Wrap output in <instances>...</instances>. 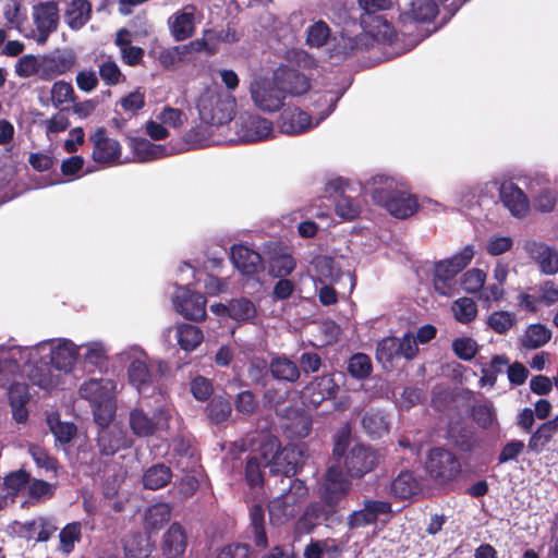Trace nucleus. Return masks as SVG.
<instances>
[{"instance_id": "nucleus-53", "label": "nucleus", "mask_w": 558, "mask_h": 558, "mask_svg": "<svg viewBox=\"0 0 558 558\" xmlns=\"http://www.w3.org/2000/svg\"><path fill=\"white\" fill-rule=\"evenodd\" d=\"M330 33L328 24L319 20L307 28L305 41L310 47L320 48L327 44Z\"/></svg>"}, {"instance_id": "nucleus-62", "label": "nucleus", "mask_w": 558, "mask_h": 558, "mask_svg": "<svg viewBox=\"0 0 558 558\" xmlns=\"http://www.w3.org/2000/svg\"><path fill=\"white\" fill-rule=\"evenodd\" d=\"M76 99L73 86L64 81L54 82L51 87V102L60 108L64 102H73Z\"/></svg>"}, {"instance_id": "nucleus-52", "label": "nucleus", "mask_w": 558, "mask_h": 558, "mask_svg": "<svg viewBox=\"0 0 558 558\" xmlns=\"http://www.w3.org/2000/svg\"><path fill=\"white\" fill-rule=\"evenodd\" d=\"M27 485V496L32 504L50 499L56 492L54 485L44 480L31 478Z\"/></svg>"}, {"instance_id": "nucleus-34", "label": "nucleus", "mask_w": 558, "mask_h": 558, "mask_svg": "<svg viewBox=\"0 0 558 558\" xmlns=\"http://www.w3.org/2000/svg\"><path fill=\"white\" fill-rule=\"evenodd\" d=\"M250 530L252 531L255 546L266 548L268 546V537L265 529V510L259 504L253 505L250 508Z\"/></svg>"}, {"instance_id": "nucleus-58", "label": "nucleus", "mask_w": 558, "mask_h": 558, "mask_svg": "<svg viewBox=\"0 0 558 558\" xmlns=\"http://www.w3.org/2000/svg\"><path fill=\"white\" fill-rule=\"evenodd\" d=\"M485 280L486 272L484 270L472 268L462 275L460 284L466 293L474 294L483 289Z\"/></svg>"}, {"instance_id": "nucleus-32", "label": "nucleus", "mask_w": 558, "mask_h": 558, "mask_svg": "<svg viewBox=\"0 0 558 558\" xmlns=\"http://www.w3.org/2000/svg\"><path fill=\"white\" fill-rule=\"evenodd\" d=\"M280 88L287 94L292 96H301L307 93L311 88L308 78L296 70H286L280 78Z\"/></svg>"}, {"instance_id": "nucleus-36", "label": "nucleus", "mask_w": 558, "mask_h": 558, "mask_svg": "<svg viewBox=\"0 0 558 558\" xmlns=\"http://www.w3.org/2000/svg\"><path fill=\"white\" fill-rule=\"evenodd\" d=\"M171 507L166 502H157L148 507L144 518V526L148 532H156L170 521Z\"/></svg>"}, {"instance_id": "nucleus-30", "label": "nucleus", "mask_w": 558, "mask_h": 558, "mask_svg": "<svg viewBox=\"0 0 558 558\" xmlns=\"http://www.w3.org/2000/svg\"><path fill=\"white\" fill-rule=\"evenodd\" d=\"M64 17L71 29H81L92 17V3L88 0H72L68 5Z\"/></svg>"}, {"instance_id": "nucleus-16", "label": "nucleus", "mask_w": 558, "mask_h": 558, "mask_svg": "<svg viewBox=\"0 0 558 558\" xmlns=\"http://www.w3.org/2000/svg\"><path fill=\"white\" fill-rule=\"evenodd\" d=\"M169 414L166 410L158 408L153 416H148L142 409H133L130 412V427L138 437L151 436L157 428L167 425Z\"/></svg>"}, {"instance_id": "nucleus-28", "label": "nucleus", "mask_w": 558, "mask_h": 558, "mask_svg": "<svg viewBox=\"0 0 558 558\" xmlns=\"http://www.w3.org/2000/svg\"><path fill=\"white\" fill-rule=\"evenodd\" d=\"M232 413V403L225 396L211 397L204 408V414L210 425H221L226 423Z\"/></svg>"}, {"instance_id": "nucleus-22", "label": "nucleus", "mask_w": 558, "mask_h": 558, "mask_svg": "<svg viewBox=\"0 0 558 558\" xmlns=\"http://www.w3.org/2000/svg\"><path fill=\"white\" fill-rule=\"evenodd\" d=\"M439 10L434 0H410L400 14V21L407 23H430Z\"/></svg>"}, {"instance_id": "nucleus-38", "label": "nucleus", "mask_w": 558, "mask_h": 558, "mask_svg": "<svg viewBox=\"0 0 558 558\" xmlns=\"http://www.w3.org/2000/svg\"><path fill=\"white\" fill-rule=\"evenodd\" d=\"M551 339V330L543 324L530 325L522 339L521 344L526 350H535L544 347Z\"/></svg>"}, {"instance_id": "nucleus-12", "label": "nucleus", "mask_w": 558, "mask_h": 558, "mask_svg": "<svg viewBox=\"0 0 558 558\" xmlns=\"http://www.w3.org/2000/svg\"><path fill=\"white\" fill-rule=\"evenodd\" d=\"M251 96L260 110L278 111L284 101V93L277 84L269 81L255 82L251 86Z\"/></svg>"}, {"instance_id": "nucleus-37", "label": "nucleus", "mask_w": 558, "mask_h": 558, "mask_svg": "<svg viewBox=\"0 0 558 558\" xmlns=\"http://www.w3.org/2000/svg\"><path fill=\"white\" fill-rule=\"evenodd\" d=\"M28 379L34 386L50 391L60 384V376L53 374L51 366L47 363L35 365L28 373Z\"/></svg>"}, {"instance_id": "nucleus-14", "label": "nucleus", "mask_w": 558, "mask_h": 558, "mask_svg": "<svg viewBox=\"0 0 558 558\" xmlns=\"http://www.w3.org/2000/svg\"><path fill=\"white\" fill-rule=\"evenodd\" d=\"M128 377L130 384L142 396H151L158 389L159 376L153 373L147 363L143 360L135 359L130 363Z\"/></svg>"}, {"instance_id": "nucleus-21", "label": "nucleus", "mask_w": 558, "mask_h": 558, "mask_svg": "<svg viewBox=\"0 0 558 558\" xmlns=\"http://www.w3.org/2000/svg\"><path fill=\"white\" fill-rule=\"evenodd\" d=\"M524 250L546 275L558 272V251L544 242L526 241Z\"/></svg>"}, {"instance_id": "nucleus-6", "label": "nucleus", "mask_w": 558, "mask_h": 558, "mask_svg": "<svg viewBox=\"0 0 558 558\" xmlns=\"http://www.w3.org/2000/svg\"><path fill=\"white\" fill-rule=\"evenodd\" d=\"M337 512V509L322 499L311 501L294 522V539H300L302 536L313 533L319 525L331 521Z\"/></svg>"}, {"instance_id": "nucleus-19", "label": "nucleus", "mask_w": 558, "mask_h": 558, "mask_svg": "<svg viewBox=\"0 0 558 558\" xmlns=\"http://www.w3.org/2000/svg\"><path fill=\"white\" fill-rule=\"evenodd\" d=\"M499 197L504 206L517 218H524L530 213V202L526 194L513 182H502Z\"/></svg>"}, {"instance_id": "nucleus-23", "label": "nucleus", "mask_w": 558, "mask_h": 558, "mask_svg": "<svg viewBox=\"0 0 558 558\" xmlns=\"http://www.w3.org/2000/svg\"><path fill=\"white\" fill-rule=\"evenodd\" d=\"M187 547V534L178 522H173L162 536L161 553L166 558H180Z\"/></svg>"}, {"instance_id": "nucleus-18", "label": "nucleus", "mask_w": 558, "mask_h": 558, "mask_svg": "<svg viewBox=\"0 0 558 558\" xmlns=\"http://www.w3.org/2000/svg\"><path fill=\"white\" fill-rule=\"evenodd\" d=\"M339 386L331 374L314 377L303 389L304 398L314 408L337 397Z\"/></svg>"}, {"instance_id": "nucleus-15", "label": "nucleus", "mask_w": 558, "mask_h": 558, "mask_svg": "<svg viewBox=\"0 0 558 558\" xmlns=\"http://www.w3.org/2000/svg\"><path fill=\"white\" fill-rule=\"evenodd\" d=\"M272 122L257 114H243L239 120L236 133L245 143L267 140L272 134Z\"/></svg>"}, {"instance_id": "nucleus-1", "label": "nucleus", "mask_w": 558, "mask_h": 558, "mask_svg": "<svg viewBox=\"0 0 558 558\" xmlns=\"http://www.w3.org/2000/svg\"><path fill=\"white\" fill-rule=\"evenodd\" d=\"M373 183L375 185L372 191L373 202L387 209L391 216L407 219L417 211L420 207L417 198L409 192L404 183L384 174L375 175Z\"/></svg>"}, {"instance_id": "nucleus-45", "label": "nucleus", "mask_w": 558, "mask_h": 558, "mask_svg": "<svg viewBox=\"0 0 558 558\" xmlns=\"http://www.w3.org/2000/svg\"><path fill=\"white\" fill-rule=\"evenodd\" d=\"M448 436L453 447L462 452H472L477 445L474 433L466 427H450Z\"/></svg>"}, {"instance_id": "nucleus-40", "label": "nucleus", "mask_w": 558, "mask_h": 558, "mask_svg": "<svg viewBox=\"0 0 558 558\" xmlns=\"http://www.w3.org/2000/svg\"><path fill=\"white\" fill-rule=\"evenodd\" d=\"M227 315L236 322H245L256 316V308L248 299L232 300L228 305L219 304Z\"/></svg>"}, {"instance_id": "nucleus-44", "label": "nucleus", "mask_w": 558, "mask_h": 558, "mask_svg": "<svg viewBox=\"0 0 558 558\" xmlns=\"http://www.w3.org/2000/svg\"><path fill=\"white\" fill-rule=\"evenodd\" d=\"M509 357L505 354L494 355L488 366L482 368V376L478 380L481 387L486 385L494 387L499 374H502L504 368L509 365Z\"/></svg>"}, {"instance_id": "nucleus-57", "label": "nucleus", "mask_w": 558, "mask_h": 558, "mask_svg": "<svg viewBox=\"0 0 558 558\" xmlns=\"http://www.w3.org/2000/svg\"><path fill=\"white\" fill-rule=\"evenodd\" d=\"M15 73L23 78L35 74L41 78V57L37 58L34 54L22 56L16 62Z\"/></svg>"}, {"instance_id": "nucleus-42", "label": "nucleus", "mask_w": 558, "mask_h": 558, "mask_svg": "<svg viewBox=\"0 0 558 558\" xmlns=\"http://www.w3.org/2000/svg\"><path fill=\"white\" fill-rule=\"evenodd\" d=\"M107 384H109V381H106L101 378H92L87 381H84L78 389L80 397L88 400L92 403H97L110 399L107 391Z\"/></svg>"}, {"instance_id": "nucleus-24", "label": "nucleus", "mask_w": 558, "mask_h": 558, "mask_svg": "<svg viewBox=\"0 0 558 558\" xmlns=\"http://www.w3.org/2000/svg\"><path fill=\"white\" fill-rule=\"evenodd\" d=\"M279 129L288 135L301 134L313 128L312 117L300 108H287L280 113Z\"/></svg>"}, {"instance_id": "nucleus-41", "label": "nucleus", "mask_w": 558, "mask_h": 558, "mask_svg": "<svg viewBox=\"0 0 558 558\" xmlns=\"http://www.w3.org/2000/svg\"><path fill=\"white\" fill-rule=\"evenodd\" d=\"M47 424L56 440L63 445L69 444L77 432L74 423L61 422L60 415L57 412L50 413L47 416Z\"/></svg>"}, {"instance_id": "nucleus-9", "label": "nucleus", "mask_w": 558, "mask_h": 558, "mask_svg": "<svg viewBox=\"0 0 558 558\" xmlns=\"http://www.w3.org/2000/svg\"><path fill=\"white\" fill-rule=\"evenodd\" d=\"M378 463L377 453L364 445L353 446L344 456V469L349 476L362 478Z\"/></svg>"}, {"instance_id": "nucleus-27", "label": "nucleus", "mask_w": 558, "mask_h": 558, "mask_svg": "<svg viewBox=\"0 0 558 558\" xmlns=\"http://www.w3.org/2000/svg\"><path fill=\"white\" fill-rule=\"evenodd\" d=\"M77 349L70 340H63L58 345L52 348L50 352L51 367L57 371L70 372L77 360Z\"/></svg>"}, {"instance_id": "nucleus-61", "label": "nucleus", "mask_w": 558, "mask_h": 558, "mask_svg": "<svg viewBox=\"0 0 558 558\" xmlns=\"http://www.w3.org/2000/svg\"><path fill=\"white\" fill-rule=\"evenodd\" d=\"M295 266V260L290 254H281L271 258L269 274L276 278H286L293 272Z\"/></svg>"}, {"instance_id": "nucleus-10", "label": "nucleus", "mask_w": 558, "mask_h": 558, "mask_svg": "<svg viewBox=\"0 0 558 558\" xmlns=\"http://www.w3.org/2000/svg\"><path fill=\"white\" fill-rule=\"evenodd\" d=\"M89 142L93 144L92 158L96 163L112 165L120 159L121 145L117 140L107 135L105 128H98L89 136Z\"/></svg>"}, {"instance_id": "nucleus-8", "label": "nucleus", "mask_w": 558, "mask_h": 558, "mask_svg": "<svg viewBox=\"0 0 558 558\" xmlns=\"http://www.w3.org/2000/svg\"><path fill=\"white\" fill-rule=\"evenodd\" d=\"M76 53L70 49H56L41 56V80L51 81L70 72L76 64Z\"/></svg>"}, {"instance_id": "nucleus-5", "label": "nucleus", "mask_w": 558, "mask_h": 558, "mask_svg": "<svg viewBox=\"0 0 558 558\" xmlns=\"http://www.w3.org/2000/svg\"><path fill=\"white\" fill-rule=\"evenodd\" d=\"M425 468L434 482L446 489H453L462 474L460 459L444 447L428 451Z\"/></svg>"}, {"instance_id": "nucleus-13", "label": "nucleus", "mask_w": 558, "mask_h": 558, "mask_svg": "<svg viewBox=\"0 0 558 558\" xmlns=\"http://www.w3.org/2000/svg\"><path fill=\"white\" fill-rule=\"evenodd\" d=\"M173 304L175 310L187 319L201 320L206 316V298L199 292L191 291L187 287L178 289Z\"/></svg>"}, {"instance_id": "nucleus-49", "label": "nucleus", "mask_w": 558, "mask_h": 558, "mask_svg": "<svg viewBox=\"0 0 558 558\" xmlns=\"http://www.w3.org/2000/svg\"><path fill=\"white\" fill-rule=\"evenodd\" d=\"M555 434L556 433L551 429L547 422L542 423L531 434L527 441V449L536 454H539L553 440Z\"/></svg>"}, {"instance_id": "nucleus-35", "label": "nucleus", "mask_w": 558, "mask_h": 558, "mask_svg": "<svg viewBox=\"0 0 558 558\" xmlns=\"http://www.w3.org/2000/svg\"><path fill=\"white\" fill-rule=\"evenodd\" d=\"M420 482L411 471H402L391 483V494L400 499H407L417 494Z\"/></svg>"}, {"instance_id": "nucleus-47", "label": "nucleus", "mask_w": 558, "mask_h": 558, "mask_svg": "<svg viewBox=\"0 0 558 558\" xmlns=\"http://www.w3.org/2000/svg\"><path fill=\"white\" fill-rule=\"evenodd\" d=\"M453 317L461 324H469L477 316V305L471 298H460L453 301L451 305Z\"/></svg>"}, {"instance_id": "nucleus-48", "label": "nucleus", "mask_w": 558, "mask_h": 558, "mask_svg": "<svg viewBox=\"0 0 558 558\" xmlns=\"http://www.w3.org/2000/svg\"><path fill=\"white\" fill-rule=\"evenodd\" d=\"M347 371L355 379H366L373 371L372 360L365 353H354L348 361Z\"/></svg>"}, {"instance_id": "nucleus-26", "label": "nucleus", "mask_w": 558, "mask_h": 558, "mask_svg": "<svg viewBox=\"0 0 558 558\" xmlns=\"http://www.w3.org/2000/svg\"><path fill=\"white\" fill-rule=\"evenodd\" d=\"M130 441L122 429L113 426L100 428L97 436V447L101 456L111 457L121 449L130 447Z\"/></svg>"}, {"instance_id": "nucleus-59", "label": "nucleus", "mask_w": 558, "mask_h": 558, "mask_svg": "<svg viewBox=\"0 0 558 558\" xmlns=\"http://www.w3.org/2000/svg\"><path fill=\"white\" fill-rule=\"evenodd\" d=\"M362 426L373 438H380L388 433V424L379 413H365L362 417Z\"/></svg>"}, {"instance_id": "nucleus-25", "label": "nucleus", "mask_w": 558, "mask_h": 558, "mask_svg": "<svg viewBox=\"0 0 558 558\" xmlns=\"http://www.w3.org/2000/svg\"><path fill=\"white\" fill-rule=\"evenodd\" d=\"M195 7L186 5L169 17L170 32L177 41L190 38L195 31Z\"/></svg>"}, {"instance_id": "nucleus-60", "label": "nucleus", "mask_w": 558, "mask_h": 558, "mask_svg": "<svg viewBox=\"0 0 558 558\" xmlns=\"http://www.w3.org/2000/svg\"><path fill=\"white\" fill-rule=\"evenodd\" d=\"M93 414L94 421L99 428L110 427L109 425L116 415V408L111 399L94 403Z\"/></svg>"}, {"instance_id": "nucleus-4", "label": "nucleus", "mask_w": 558, "mask_h": 558, "mask_svg": "<svg viewBox=\"0 0 558 558\" xmlns=\"http://www.w3.org/2000/svg\"><path fill=\"white\" fill-rule=\"evenodd\" d=\"M474 246L465 245L453 256L435 262L433 269V286L439 295L450 296L457 286V276L472 262Z\"/></svg>"}, {"instance_id": "nucleus-50", "label": "nucleus", "mask_w": 558, "mask_h": 558, "mask_svg": "<svg viewBox=\"0 0 558 558\" xmlns=\"http://www.w3.org/2000/svg\"><path fill=\"white\" fill-rule=\"evenodd\" d=\"M105 60L98 65L99 76L107 86H114L125 81L120 68L111 56H101Z\"/></svg>"}, {"instance_id": "nucleus-7", "label": "nucleus", "mask_w": 558, "mask_h": 558, "mask_svg": "<svg viewBox=\"0 0 558 558\" xmlns=\"http://www.w3.org/2000/svg\"><path fill=\"white\" fill-rule=\"evenodd\" d=\"M359 7L363 10L361 23L374 35L390 37L393 32L392 25L387 21L381 11L390 10L393 0H357Z\"/></svg>"}, {"instance_id": "nucleus-43", "label": "nucleus", "mask_w": 558, "mask_h": 558, "mask_svg": "<svg viewBox=\"0 0 558 558\" xmlns=\"http://www.w3.org/2000/svg\"><path fill=\"white\" fill-rule=\"evenodd\" d=\"M363 40L364 37L362 36H341L332 48V56L345 59L359 52H363L367 49Z\"/></svg>"}, {"instance_id": "nucleus-29", "label": "nucleus", "mask_w": 558, "mask_h": 558, "mask_svg": "<svg viewBox=\"0 0 558 558\" xmlns=\"http://www.w3.org/2000/svg\"><path fill=\"white\" fill-rule=\"evenodd\" d=\"M271 376L279 381L295 383L300 378V368L284 354L274 356L269 362Z\"/></svg>"}, {"instance_id": "nucleus-20", "label": "nucleus", "mask_w": 558, "mask_h": 558, "mask_svg": "<svg viewBox=\"0 0 558 558\" xmlns=\"http://www.w3.org/2000/svg\"><path fill=\"white\" fill-rule=\"evenodd\" d=\"M230 258L234 267L244 276L253 277L264 270L260 254L245 245L234 244L231 247Z\"/></svg>"}, {"instance_id": "nucleus-56", "label": "nucleus", "mask_w": 558, "mask_h": 558, "mask_svg": "<svg viewBox=\"0 0 558 558\" xmlns=\"http://www.w3.org/2000/svg\"><path fill=\"white\" fill-rule=\"evenodd\" d=\"M85 365L88 367V372L98 369L102 373L108 365V356L104 348L97 343L90 345L84 356Z\"/></svg>"}, {"instance_id": "nucleus-11", "label": "nucleus", "mask_w": 558, "mask_h": 558, "mask_svg": "<svg viewBox=\"0 0 558 558\" xmlns=\"http://www.w3.org/2000/svg\"><path fill=\"white\" fill-rule=\"evenodd\" d=\"M33 20L38 32L37 43L44 45L49 35L56 32L59 25V8L57 2L46 1L34 5Z\"/></svg>"}, {"instance_id": "nucleus-46", "label": "nucleus", "mask_w": 558, "mask_h": 558, "mask_svg": "<svg viewBox=\"0 0 558 558\" xmlns=\"http://www.w3.org/2000/svg\"><path fill=\"white\" fill-rule=\"evenodd\" d=\"M350 482L324 483L320 499L338 510L342 499L349 494Z\"/></svg>"}, {"instance_id": "nucleus-17", "label": "nucleus", "mask_w": 558, "mask_h": 558, "mask_svg": "<svg viewBox=\"0 0 558 558\" xmlns=\"http://www.w3.org/2000/svg\"><path fill=\"white\" fill-rule=\"evenodd\" d=\"M303 451L293 445L282 447L279 453L275 456L269 465V471L274 475H283L292 477L303 468Z\"/></svg>"}, {"instance_id": "nucleus-3", "label": "nucleus", "mask_w": 558, "mask_h": 558, "mask_svg": "<svg viewBox=\"0 0 558 558\" xmlns=\"http://www.w3.org/2000/svg\"><path fill=\"white\" fill-rule=\"evenodd\" d=\"M307 497L308 487L305 482L300 478L292 480L289 488L267 505L271 525L281 526L294 519Z\"/></svg>"}, {"instance_id": "nucleus-55", "label": "nucleus", "mask_w": 558, "mask_h": 558, "mask_svg": "<svg viewBox=\"0 0 558 558\" xmlns=\"http://www.w3.org/2000/svg\"><path fill=\"white\" fill-rule=\"evenodd\" d=\"M264 462L256 456H248L245 462V481L251 487L262 486L264 484L263 468Z\"/></svg>"}, {"instance_id": "nucleus-31", "label": "nucleus", "mask_w": 558, "mask_h": 558, "mask_svg": "<svg viewBox=\"0 0 558 558\" xmlns=\"http://www.w3.org/2000/svg\"><path fill=\"white\" fill-rule=\"evenodd\" d=\"M172 480V470L163 462L153 464L145 470L142 476L143 486L147 489L157 490L166 487Z\"/></svg>"}, {"instance_id": "nucleus-2", "label": "nucleus", "mask_w": 558, "mask_h": 558, "mask_svg": "<svg viewBox=\"0 0 558 558\" xmlns=\"http://www.w3.org/2000/svg\"><path fill=\"white\" fill-rule=\"evenodd\" d=\"M235 107L234 96L219 86L206 87L196 102L201 122L216 126L229 123L234 117Z\"/></svg>"}, {"instance_id": "nucleus-64", "label": "nucleus", "mask_w": 558, "mask_h": 558, "mask_svg": "<svg viewBox=\"0 0 558 558\" xmlns=\"http://www.w3.org/2000/svg\"><path fill=\"white\" fill-rule=\"evenodd\" d=\"M452 351L463 361H471L478 352L476 341L470 337L456 338L452 341Z\"/></svg>"}, {"instance_id": "nucleus-54", "label": "nucleus", "mask_w": 558, "mask_h": 558, "mask_svg": "<svg viewBox=\"0 0 558 558\" xmlns=\"http://www.w3.org/2000/svg\"><path fill=\"white\" fill-rule=\"evenodd\" d=\"M281 448L282 446L278 437L271 434L264 435L258 445L257 457L264 462V465L269 466Z\"/></svg>"}, {"instance_id": "nucleus-39", "label": "nucleus", "mask_w": 558, "mask_h": 558, "mask_svg": "<svg viewBox=\"0 0 558 558\" xmlns=\"http://www.w3.org/2000/svg\"><path fill=\"white\" fill-rule=\"evenodd\" d=\"M204 340L203 331L192 324H181L177 327V341L186 352L195 350Z\"/></svg>"}, {"instance_id": "nucleus-63", "label": "nucleus", "mask_w": 558, "mask_h": 558, "mask_svg": "<svg viewBox=\"0 0 558 558\" xmlns=\"http://www.w3.org/2000/svg\"><path fill=\"white\" fill-rule=\"evenodd\" d=\"M514 323V315L506 311L493 312L487 318L488 327L499 335L506 333Z\"/></svg>"}, {"instance_id": "nucleus-33", "label": "nucleus", "mask_w": 558, "mask_h": 558, "mask_svg": "<svg viewBox=\"0 0 558 558\" xmlns=\"http://www.w3.org/2000/svg\"><path fill=\"white\" fill-rule=\"evenodd\" d=\"M130 147L138 161L146 162L162 158L167 155V148L160 144H154L146 138L134 137Z\"/></svg>"}, {"instance_id": "nucleus-51", "label": "nucleus", "mask_w": 558, "mask_h": 558, "mask_svg": "<svg viewBox=\"0 0 558 558\" xmlns=\"http://www.w3.org/2000/svg\"><path fill=\"white\" fill-rule=\"evenodd\" d=\"M82 537V526L80 522H71L66 524L59 534L60 546L59 549L69 555L74 550L75 543L80 542Z\"/></svg>"}]
</instances>
